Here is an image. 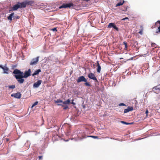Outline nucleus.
<instances>
[{
    "instance_id": "58836bf2",
    "label": "nucleus",
    "mask_w": 160,
    "mask_h": 160,
    "mask_svg": "<svg viewBox=\"0 0 160 160\" xmlns=\"http://www.w3.org/2000/svg\"><path fill=\"white\" fill-rule=\"evenodd\" d=\"M122 59V58H120V59Z\"/></svg>"
},
{
    "instance_id": "c756f323",
    "label": "nucleus",
    "mask_w": 160,
    "mask_h": 160,
    "mask_svg": "<svg viewBox=\"0 0 160 160\" xmlns=\"http://www.w3.org/2000/svg\"><path fill=\"white\" fill-rule=\"evenodd\" d=\"M129 20V18H128V17H126L124 18H122L121 19V20L122 21H124L125 20Z\"/></svg>"
},
{
    "instance_id": "20e7f679",
    "label": "nucleus",
    "mask_w": 160,
    "mask_h": 160,
    "mask_svg": "<svg viewBox=\"0 0 160 160\" xmlns=\"http://www.w3.org/2000/svg\"><path fill=\"white\" fill-rule=\"evenodd\" d=\"M88 77L89 78L94 80L95 82H98V80L96 77L95 75L92 73L91 72L89 73L88 75Z\"/></svg>"
},
{
    "instance_id": "b1692460",
    "label": "nucleus",
    "mask_w": 160,
    "mask_h": 160,
    "mask_svg": "<svg viewBox=\"0 0 160 160\" xmlns=\"http://www.w3.org/2000/svg\"><path fill=\"white\" fill-rule=\"evenodd\" d=\"M87 137H92L94 139H98V136H87Z\"/></svg>"
},
{
    "instance_id": "2f4dec72",
    "label": "nucleus",
    "mask_w": 160,
    "mask_h": 160,
    "mask_svg": "<svg viewBox=\"0 0 160 160\" xmlns=\"http://www.w3.org/2000/svg\"><path fill=\"white\" fill-rule=\"evenodd\" d=\"M148 110H147L145 112V113L146 114V116H148Z\"/></svg>"
},
{
    "instance_id": "f8f14e48",
    "label": "nucleus",
    "mask_w": 160,
    "mask_h": 160,
    "mask_svg": "<svg viewBox=\"0 0 160 160\" xmlns=\"http://www.w3.org/2000/svg\"><path fill=\"white\" fill-rule=\"evenodd\" d=\"M152 90L155 93L159 92H160V88L158 86L154 87L152 88Z\"/></svg>"
},
{
    "instance_id": "4c0bfd02",
    "label": "nucleus",
    "mask_w": 160,
    "mask_h": 160,
    "mask_svg": "<svg viewBox=\"0 0 160 160\" xmlns=\"http://www.w3.org/2000/svg\"><path fill=\"white\" fill-rule=\"evenodd\" d=\"M17 18H18V19L19 18V17H18V16L17 17Z\"/></svg>"
},
{
    "instance_id": "a878e982",
    "label": "nucleus",
    "mask_w": 160,
    "mask_h": 160,
    "mask_svg": "<svg viewBox=\"0 0 160 160\" xmlns=\"http://www.w3.org/2000/svg\"><path fill=\"white\" fill-rule=\"evenodd\" d=\"M85 85L88 86H91V85L89 82H85Z\"/></svg>"
},
{
    "instance_id": "cd10ccee",
    "label": "nucleus",
    "mask_w": 160,
    "mask_h": 160,
    "mask_svg": "<svg viewBox=\"0 0 160 160\" xmlns=\"http://www.w3.org/2000/svg\"><path fill=\"white\" fill-rule=\"evenodd\" d=\"M38 102L37 101L36 102H35L32 105V107H34L36 105H37L38 104Z\"/></svg>"
},
{
    "instance_id": "ddd939ff",
    "label": "nucleus",
    "mask_w": 160,
    "mask_h": 160,
    "mask_svg": "<svg viewBox=\"0 0 160 160\" xmlns=\"http://www.w3.org/2000/svg\"><path fill=\"white\" fill-rule=\"evenodd\" d=\"M133 110V108L132 107H128L127 109H125L124 111V113H127L129 111H132Z\"/></svg>"
},
{
    "instance_id": "39448f33",
    "label": "nucleus",
    "mask_w": 160,
    "mask_h": 160,
    "mask_svg": "<svg viewBox=\"0 0 160 160\" xmlns=\"http://www.w3.org/2000/svg\"><path fill=\"white\" fill-rule=\"evenodd\" d=\"M38 57L32 59L30 62V65H33L37 64L38 61Z\"/></svg>"
},
{
    "instance_id": "a211bd4d",
    "label": "nucleus",
    "mask_w": 160,
    "mask_h": 160,
    "mask_svg": "<svg viewBox=\"0 0 160 160\" xmlns=\"http://www.w3.org/2000/svg\"><path fill=\"white\" fill-rule=\"evenodd\" d=\"M70 100L69 99H68L67 100L63 102V104H69L70 103Z\"/></svg>"
},
{
    "instance_id": "f3484780",
    "label": "nucleus",
    "mask_w": 160,
    "mask_h": 160,
    "mask_svg": "<svg viewBox=\"0 0 160 160\" xmlns=\"http://www.w3.org/2000/svg\"><path fill=\"white\" fill-rule=\"evenodd\" d=\"M4 70L3 73L8 74L9 71V69L7 67H4L2 69Z\"/></svg>"
},
{
    "instance_id": "423d86ee",
    "label": "nucleus",
    "mask_w": 160,
    "mask_h": 160,
    "mask_svg": "<svg viewBox=\"0 0 160 160\" xmlns=\"http://www.w3.org/2000/svg\"><path fill=\"white\" fill-rule=\"evenodd\" d=\"M77 83H79L81 82H87V80L84 76H81L78 78L77 80Z\"/></svg>"
},
{
    "instance_id": "bb28decb",
    "label": "nucleus",
    "mask_w": 160,
    "mask_h": 160,
    "mask_svg": "<svg viewBox=\"0 0 160 160\" xmlns=\"http://www.w3.org/2000/svg\"><path fill=\"white\" fill-rule=\"evenodd\" d=\"M63 107H64L63 109L64 110H65L69 108L68 106L67 105H66V106L64 105V106Z\"/></svg>"
},
{
    "instance_id": "9d476101",
    "label": "nucleus",
    "mask_w": 160,
    "mask_h": 160,
    "mask_svg": "<svg viewBox=\"0 0 160 160\" xmlns=\"http://www.w3.org/2000/svg\"><path fill=\"white\" fill-rule=\"evenodd\" d=\"M42 82L41 80H38L37 82L34 83L33 85L34 88H37L39 87Z\"/></svg>"
},
{
    "instance_id": "c9c22d12",
    "label": "nucleus",
    "mask_w": 160,
    "mask_h": 160,
    "mask_svg": "<svg viewBox=\"0 0 160 160\" xmlns=\"http://www.w3.org/2000/svg\"><path fill=\"white\" fill-rule=\"evenodd\" d=\"M38 158L40 159H41L42 158V156H39Z\"/></svg>"
},
{
    "instance_id": "412c9836",
    "label": "nucleus",
    "mask_w": 160,
    "mask_h": 160,
    "mask_svg": "<svg viewBox=\"0 0 160 160\" xmlns=\"http://www.w3.org/2000/svg\"><path fill=\"white\" fill-rule=\"evenodd\" d=\"M123 43L124 44V45H125V48H124V49L125 50H127V47H128V44L127 43L124 42H123Z\"/></svg>"
},
{
    "instance_id": "c85d7f7f",
    "label": "nucleus",
    "mask_w": 160,
    "mask_h": 160,
    "mask_svg": "<svg viewBox=\"0 0 160 160\" xmlns=\"http://www.w3.org/2000/svg\"><path fill=\"white\" fill-rule=\"evenodd\" d=\"M119 106H126V105L124 103H120L119 105Z\"/></svg>"
},
{
    "instance_id": "7c9ffc66",
    "label": "nucleus",
    "mask_w": 160,
    "mask_h": 160,
    "mask_svg": "<svg viewBox=\"0 0 160 160\" xmlns=\"http://www.w3.org/2000/svg\"><path fill=\"white\" fill-rule=\"evenodd\" d=\"M52 30L53 31H57V28H54L52 29Z\"/></svg>"
},
{
    "instance_id": "f704fd0d",
    "label": "nucleus",
    "mask_w": 160,
    "mask_h": 160,
    "mask_svg": "<svg viewBox=\"0 0 160 160\" xmlns=\"http://www.w3.org/2000/svg\"><path fill=\"white\" fill-rule=\"evenodd\" d=\"M3 68H4V67H3L2 65H0V68L3 69Z\"/></svg>"
},
{
    "instance_id": "9b49d317",
    "label": "nucleus",
    "mask_w": 160,
    "mask_h": 160,
    "mask_svg": "<svg viewBox=\"0 0 160 160\" xmlns=\"http://www.w3.org/2000/svg\"><path fill=\"white\" fill-rule=\"evenodd\" d=\"M117 3L116 5V7H118L119 6L122 5L125 2L123 0H118Z\"/></svg>"
},
{
    "instance_id": "dca6fc26",
    "label": "nucleus",
    "mask_w": 160,
    "mask_h": 160,
    "mask_svg": "<svg viewBox=\"0 0 160 160\" xmlns=\"http://www.w3.org/2000/svg\"><path fill=\"white\" fill-rule=\"evenodd\" d=\"M41 72V70L40 69H38L36 71H35L34 73L32 74V76H34L36 75H38L39 73Z\"/></svg>"
},
{
    "instance_id": "5701e85b",
    "label": "nucleus",
    "mask_w": 160,
    "mask_h": 160,
    "mask_svg": "<svg viewBox=\"0 0 160 160\" xmlns=\"http://www.w3.org/2000/svg\"><path fill=\"white\" fill-rule=\"evenodd\" d=\"M121 122L122 123V124H126V125H130V124H132L131 123L127 122H124V121H122Z\"/></svg>"
},
{
    "instance_id": "2eb2a0df",
    "label": "nucleus",
    "mask_w": 160,
    "mask_h": 160,
    "mask_svg": "<svg viewBox=\"0 0 160 160\" xmlns=\"http://www.w3.org/2000/svg\"><path fill=\"white\" fill-rule=\"evenodd\" d=\"M97 71L98 73H100L101 70V67L100 65L98 62H97Z\"/></svg>"
},
{
    "instance_id": "6ab92c4d",
    "label": "nucleus",
    "mask_w": 160,
    "mask_h": 160,
    "mask_svg": "<svg viewBox=\"0 0 160 160\" xmlns=\"http://www.w3.org/2000/svg\"><path fill=\"white\" fill-rule=\"evenodd\" d=\"M14 13H12L10 14L9 16L8 17V20H12V18L14 15Z\"/></svg>"
},
{
    "instance_id": "f03ea898",
    "label": "nucleus",
    "mask_w": 160,
    "mask_h": 160,
    "mask_svg": "<svg viewBox=\"0 0 160 160\" xmlns=\"http://www.w3.org/2000/svg\"><path fill=\"white\" fill-rule=\"evenodd\" d=\"M27 3L23 2L21 3L18 2L17 4L14 5L12 8V10L13 11L16 10L18 8H24L26 7Z\"/></svg>"
},
{
    "instance_id": "4468645a",
    "label": "nucleus",
    "mask_w": 160,
    "mask_h": 160,
    "mask_svg": "<svg viewBox=\"0 0 160 160\" xmlns=\"http://www.w3.org/2000/svg\"><path fill=\"white\" fill-rule=\"evenodd\" d=\"M56 103H57V105L58 106H61L62 107H63L64 105H62L60 103L62 102L63 103V101L61 100H58L56 101H55Z\"/></svg>"
},
{
    "instance_id": "72a5a7b5",
    "label": "nucleus",
    "mask_w": 160,
    "mask_h": 160,
    "mask_svg": "<svg viewBox=\"0 0 160 160\" xmlns=\"http://www.w3.org/2000/svg\"><path fill=\"white\" fill-rule=\"evenodd\" d=\"M73 101H74V100H73V99H72V102H71V103L72 104H73V105H75V103H74V102H73Z\"/></svg>"
},
{
    "instance_id": "393cba45",
    "label": "nucleus",
    "mask_w": 160,
    "mask_h": 160,
    "mask_svg": "<svg viewBox=\"0 0 160 160\" xmlns=\"http://www.w3.org/2000/svg\"><path fill=\"white\" fill-rule=\"evenodd\" d=\"M128 7L124 6H123L124 9H122V10L124 11H127Z\"/></svg>"
},
{
    "instance_id": "4be33fe9",
    "label": "nucleus",
    "mask_w": 160,
    "mask_h": 160,
    "mask_svg": "<svg viewBox=\"0 0 160 160\" xmlns=\"http://www.w3.org/2000/svg\"><path fill=\"white\" fill-rule=\"evenodd\" d=\"M151 45L152 47H153L154 48H156L157 47L156 44L152 42Z\"/></svg>"
},
{
    "instance_id": "6e6552de",
    "label": "nucleus",
    "mask_w": 160,
    "mask_h": 160,
    "mask_svg": "<svg viewBox=\"0 0 160 160\" xmlns=\"http://www.w3.org/2000/svg\"><path fill=\"white\" fill-rule=\"evenodd\" d=\"M107 27L108 28H110L112 27L117 31H118V28L117 27L115 24L113 23H110L108 26Z\"/></svg>"
},
{
    "instance_id": "7ed1b4c3",
    "label": "nucleus",
    "mask_w": 160,
    "mask_h": 160,
    "mask_svg": "<svg viewBox=\"0 0 160 160\" xmlns=\"http://www.w3.org/2000/svg\"><path fill=\"white\" fill-rule=\"evenodd\" d=\"M73 4L72 3H64L62 5L59 7L60 9L62 8H70L71 7H73Z\"/></svg>"
},
{
    "instance_id": "f257e3e1",
    "label": "nucleus",
    "mask_w": 160,
    "mask_h": 160,
    "mask_svg": "<svg viewBox=\"0 0 160 160\" xmlns=\"http://www.w3.org/2000/svg\"><path fill=\"white\" fill-rule=\"evenodd\" d=\"M31 70L30 69L28 71H25L24 74L23 72L18 69H15L13 73L15 74L14 77L17 81L20 84L23 83L25 81L23 78H26L31 75Z\"/></svg>"
},
{
    "instance_id": "0eeeda50",
    "label": "nucleus",
    "mask_w": 160,
    "mask_h": 160,
    "mask_svg": "<svg viewBox=\"0 0 160 160\" xmlns=\"http://www.w3.org/2000/svg\"><path fill=\"white\" fill-rule=\"evenodd\" d=\"M156 27H158V31H156V33H158L160 32V21H158L155 23V25H154V28H156Z\"/></svg>"
},
{
    "instance_id": "e433bc0d",
    "label": "nucleus",
    "mask_w": 160,
    "mask_h": 160,
    "mask_svg": "<svg viewBox=\"0 0 160 160\" xmlns=\"http://www.w3.org/2000/svg\"><path fill=\"white\" fill-rule=\"evenodd\" d=\"M85 137H83L82 138H85Z\"/></svg>"
},
{
    "instance_id": "1a4fd4ad",
    "label": "nucleus",
    "mask_w": 160,
    "mask_h": 160,
    "mask_svg": "<svg viewBox=\"0 0 160 160\" xmlns=\"http://www.w3.org/2000/svg\"><path fill=\"white\" fill-rule=\"evenodd\" d=\"M21 94L19 92H18L16 93H13L11 95V96L14 97L15 98L19 99L21 97Z\"/></svg>"
},
{
    "instance_id": "aec40b11",
    "label": "nucleus",
    "mask_w": 160,
    "mask_h": 160,
    "mask_svg": "<svg viewBox=\"0 0 160 160\" xmlns=\"http://www.w3.org/2000/svg\"><path fill=\"white\" fill-rule=\"evenodd\" d=\"M8 87L10 89H13L15 88V85L14 84H13L12 85L9 86Z\"/></svg>"
},
{
    "instance_id": "473e14b6",
    "label": "nucleus",
    "mask_w": 160,
    "mask_h": 160,
    "mask_svg": "<svg viewBox=\"0 0 160 160\" xmlns=\"http://www.w3.org/2000/svg\"><path fill=\"white\" fill-rule=\"evenodd\" d=\"M139 34H142V30H140L138 32Z\"/></svg>"
}]
</instances>
